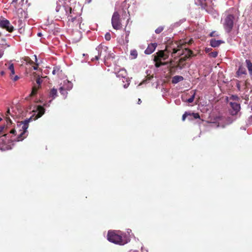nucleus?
<instances>
[{
  "label": "nucleus",
  "instance_id": "23",
  "mask_svg": "<svg viewBox=\"0 0 252 252\" xmlns=\"http://www.w3.org/2000/svg\"><path fill=\"white\" fill-rule=\"evenodd\" d=\"M163 29L164 28L163 27H159L155 30V32L157 34H159L163 31Z\"/></svg>",
  "mask_w": 252,
  "mask_h": 252
},
{
  "label": "nucleus",
  "instance_id": "2",
  "mask_svg": "<svg viewBox=\"0 0 252 252\" xmlns=\"http://www.w3.org/2000/svg\"><path fill=\"white\" fill-rule=\"evenodd\" d=\"M33 112L34 113L30 118L25 120L24 122H18L17 128L21 132L16 138L17 141H22L27 136L29 123L32 120H36L41 117L45 113V109L43 106H38L36 111Z\"/></svg>",
  "mask_w": 252,
  "mask_h": 252
},
{
  "label": "nucleus",
  "instance_id": "33",
  "mask_svg": "<svg viewBox=\"0 0 252 252\" xmlns=\"http://www.w3.org/2000/svg\"><path fill=\"white\" fill-rule=\"evenodd\" d=\"M126 81L127 82V83L124 85V86H123L124 88H127L129 86V85L130 84V83H129L130 81L129 80H127L126 79Z\"/></svg>",
  "mask_w": 252,
  "mask_h": 252
},
{
  "label": "nucleus",
  "instance_id": "9",
  "mask_svg": "<svg viewBox=\"0 0 252 252\" xmlns=\"http://www.w3.org/2000/svg\"><path fill=\"white\" fill-rule=\"evenodd\" d=\"M229 105L232 110L231 112L232 115H236L241 109L240 102H229Z\"/></svg>",
  "mask_w": 252,
  "mask_h": 252
},
{
  "label": "nucleus",
  "instance_id": "31",
  "mask_svg": "<svg viewBox=\"0 0 252 252\" xmlns=\"http://www.w3.org/2000/svg\"><path fill=\"white\" fill-rule=\"evenodd\" d=\"M6 122H7V125H11L12 124V121L10 119L9 117L8 116V117H6Z\"/></svg>",
  "mask_w": 252,
  "mask_h": 252
},
{
  "label": "nucleus",
  "instance_id": "24",
  "mask_svg": "<svg viewBox=\"0 0 252 252\" xmlns=\"http://www.w3.org/2000/svg\"><path fill=\"white\" fill-rule=\"evenodd\" d=\"M218 53L217 51H214L209 54V56L213 58H216L218 56Z\"/></svg>",
  "mask_w": 252,
  "mask_h": 252
},
{
  "label": "nucleus",
  "instance_id": "25",
  "mask_svg": "<svg viewBox=\"0 0 252 252\" xmlns=\"http://www.w3.org/2000/svg\"><path fill=\"white\" fill-rule=\"evenodd\" d=\"M59 90H60L61 94L64 95L67 94V92L63 87H61L59 89Z\"/></svg>",
  "mask_w": 252,
  "mask_h": 252
},
{
  "label": "nucleus",
  "instance_id": "42",
  "mask_svg": "<svg viewBox=\"0 0 252 252\" xmlns=\"http://www.w3.org/2000/svg\"><path fill=\"white\" fill-rule=\"evenodd\" d=\"M141 102H142L140 98H139L138 100V102H137L138 104H140L141 103Z\"/></svg>",
  "mask_w": 252,
  "mask_h": 252
},
{
  "label": "nucleus",
  "instance_id": "45",
  "mask_svg": "<svg viewBox=\"0 0 252 252\" xmlns=\"http://www.w3.org/2000/svg\"><path fill=\"white\" fill-rule=\"evenodd\" d=\"M18 0H12V3L15 2L16 3L17 2Z\"/></svg>",
  "mask_w": 252,
  "mask_h": 252
},
{
  "label": "nucleus",
  "instance_id": "6",
  "mask_svg": "<svg viewBox=\"0 0 252 252\" xmlns=\"http://www.w3.org/2000/svg\"><path fill=\"white\" fill-rule=\"evenodd\" d=\"M108 48L106 46L99 45L96 48V51H97V55H94V58L92 59V61H94V59L95 60H98L101 57H103L104 59L106 58H108L109 56V54L107 51Z\"/></svg>",
  "mask_w": 252,
  "mask_h": 252
},
{
  "label": "nucleus",
  "instance_id": "20",
  "mask_svg": "<svg viewBox=\"0 0 252 252\" xmlns=\"http://www.w3.org/2000/svg\"><path fill=\"white\" fill-rule=\"evenodd\" d=\"M130 55L132 57L133 59H136L137 57L138 54L136 50H132L130 51Z\"/></svg>",
  "mask_w": 252,
  "mask_h": 252
},
{
  "label": "nucleus",
  "instance_id": "4",
  "mask_svg": "<svg viewBox=\"0 0 252 252\" xmlns=\"http://www.w3.org/2000/svg\"><path fill=\"white\" fill-rule=\"evenodd\" d=\"M176 41H169L167 43L165 49L164 50H159L156 53V55H154V61L155 62V66L157 68L159 67L161 65H165L167 63H163L161 60H165L169 57V53L172 54V52L166 51L167 47L169 44Z\"/></svg>",
  "mask_w": 252,
  "mask_h": 252
},
{
  "label": "nucleus",
  "instance_id": "51",
  "mask_svg": "<svg viewBox=\"0 0 252 252\" xmlns=\"http://www.w3.org/2000/svg\"><path fill=\"white\" fill-rule=\"evenodd\" d=\"M74 18L72 19V21L73 22L74 21Z\"/></svg>",
  "mask_w": 252,
  "mask_h": 252
},
{
  "label": "nucleus",
  "instance_id": "22",
  "mask_svg": "<svg viewBox=\"0 0 252 252\" xmlns=\"http://www.w3.org/2000/svg\"><path fill=\"white\" fill-rule=\"evenodd\" d=\"M195 93H193V94L192 95V96L188 98V99H187V100H186V102H188V103H191L193 101L194 99V97H195Z\"/></svg>",
  "mask_w": 252,
  "mask_h": 252
},
{
  "label": "nucleus",
  "instance_id": "29",
  "mask_svg": "<svg viewBox=\"0 0 252 252\" xmlns=\"http://www.w3.org/2000/svg\"><path fill=\"white\" fill-rule=\"evenodd\" d=\"M189 115H191V114L189 113H188L187 112H186L182 116V120L183 121H184L186 118V117L189 116Z\"/></svg>",
  "mask_w": 252,
  "mask_h": 252
},
{
  "label": "nucleus",
  "instance_id": "44",
  "mask_svg": "<svg viewBox=\"0 0 252 252\" xmlns=\"http://www.w3.org/2000/svg\"><path fill=\"white\" fill-rule=\"evenodd\" d=\"M193 42V40L192 39L190 40L189 42V44H191Z\"/></svg>",
  "mask_w": 252,
  "mask_h": 252
},
{
  "label": "nucleus",
  "instance_id": "48",
  "mask_svg": "<svg viewBox=\"0 0 252 252\" xmlns=\"http://www.w3.org/2000/svg\"><path fill=\"white\" fill-rule=\"evenodd\" d=\"M0 73H1V75H3L4 74V72L3 71H1Z\"/></svg>",
  "mask_w": 252,
  "mask_h": 252
},
{
  "label": "nucleus",
  "instance_id": "13",
  "mask_svg": "<svg viewBox=\"0 0 252 252\" xmlns=\"http://www.w3.org/2000/svg\"><path fill=\"white\" fill-rule=\"evenodd\" d=\"M224 42L221 40H216L215 39H211L210 40V45L213 47H217L219 46Z\"/></svg>",
  "mask_w": 252,
  "mask_h": 252
},
{
  "label": "nucleus",
  "instance_id": "35",
  "mask_svg": "<svg viewBox=\"0 0 252 252\" xmlns=\"http://www.w3.org/2000/svg\"><path fill=\"white\" fill-rule=\"evenodd\" d=\"M129 32H130L129 31L126 32V42H128V36H129Z\"/></svg>",
  "mask_w": 252,
  "mask_h": 252
},
{
  "label": "nucleus",
  "instance_id": "28",
  "mask_svg": "<svg viewBox=\"0 0 252 252\" xmlns=\"http://www.w3.org/2000/svg\"><path fill=\"white\" fill-rule=\"evenodd\" d=\"M105 38L106 40L109 41L111 39V34L109 32H107L105 35Z\"/></svg>",
  "mask_w": 252,
  "mask_h": 252
},
{
  "label": "nucleus",
  "instance_id": "12",
  "mask_svg": "<svg viewBox=\"0 0 252 252\" xmlns=\"http://www.w3.org/2000/svg\"><path fill=\"white\" fill-rule=\"evenodd\" d=\"M226 100L227 102H240V98L238 97L237 95H231L229 97H227L226 98Z\"/></svg>",
  "mask_w": 252,
  "mask_h": 252
},
{
  "label": "nucleus",
  "instance_id": "36",
  "mask_svg": "<svg viewBox=\"0 0 252 252\" xmlns=\"http://www.w3.org/2000/svg\"><path fill=\"white\" fill-rule=\"evenodd\" d=\"M236 87L239 91L241 89V86L240 84V82L239 81H237V83L236 84Z\"/></svg>",
  "mask_w": 252,
  "mask_h": 252
},
{
  "label": "nucleus",
  "instance_id": "52",
  "mask_svg": "<svg viewBox=\"0 0 252 252\" xmlns=\"http://www.w3.org/2000/svg\"><path fill=\"white\" fill-rule=\"evenodd\" d=\"M208 51H209V49H208L207 50H206V51L208 52Z\"/></svg>",
  "mask_w": 252,
  "mask_h": 252
},
{
  "label": "nucleus",
  "instance_id": "53",
  "mask_svg": "<svg viewBox=\"0 0 252 252\" xmlns=\"http://www.w3.org/2000/svg\"><path fill=\"white\" fill-rule=\"evenodd\" d=\"M1 120V118H0V121Z\"/></svg>",
  "mask_w": 252,
  "mask_h": 252
},
{
  "label": "nucleus",
  "instance_id": "7",
  "mask_svg": "<svg viewBox=\"0 0 252 252\" xmlns=\"http://www.w3.org/2000/svg\"><path fill=\"white\" fill-rule=\"evenodd\" d=\"M111 23L113 28L116 30H120L122 28L120 15L118 12H114L111 19Z\"/></svg>",
  "mask_w": 252,
  "mask_h": 252
},
{
  "label": "nucleus",
  "instance_id": "17",
  "mask_svg": "<svg viewBox=\"0 0 252 252\" xmlns=\"http://www.w3.org/2000/svg\"><path fill=\"white\" fill-rule=\"evenodd\" d=\"M247 67L250 75H252V63L249 60H246Z\"/></svg>",
  "mask_w": 252,
  "mask_h": 252
},
{
  "label": "nucleus",
  "instance_id": "26",
  "mask_svg": "<svg viewBox=\"0 0 252 252\" xmlns=\"http://www.w3.org/2000/svg\"><path fill=\"white\" fill-rule=\"evenodd\" d=\"M25 61L27 63H28L31 65L34 64V62L33 61H32L29 57L26 58V59H25Z\"/></svg>",
  "mask_w": 252,
  "mask_h": 252
},
{
  "label": "nucleus",
  "instance_id": "38",
  "mask_svg": "<svg viewBox=\"0 0 252 252\" xmlns=\"http://www.w3.org/2000/svg\"><path fill=\"white\" fill-rule=\"evenodd\" d=\"M10 115V110L9 109H8L6 113V117H8Z\"/></svg>",
  "mask_w": 252,
  "mask_h": 252
},
{
  "label": "nucleus",
  "instance_id": "11",
  "mask_svg": "<svg viewBox=\"0 0 252 252\" xmlns=\"http://www.w3.org/2000/svg\"><path fill=\"white\" fill-rule=\"evenodd\" d=\"M246 74L247 71L245 67L242 65H241L239 66L238 70L236 71L235 77L237 78H240L243 75H245Z\"/></svg>",
  "mask_w": 252,
  "mask_h": 252
},
{
  "label": "nucleus",
  "instance_id": "15",
  "mask_svg": "<svg viewBox=\"0 0 252 252\" xmlns=\"http://www.w3.org/2000/svg\"><path fill=\"white\" fill-rule=\"evenodd\" d=\"M183 80H184V77L183 76H179V75H176V76H174L172 78V83L173 84H177L178 82H179L181 81H183Z\"/></svg>",
  "mask_w": 252,
  "mask_h": 252
},
{
  "label": "nucleus",
  "instance_id": "8",
  "mask_svg": "<svg viewBox=\"0 0 252 252\" xmlns=\"http://www.w3.org/2000/svg\"><path fill=\"white\" fill-rule=\"evenodd\" d=\"M0 27L9 32L13 31V27L10 24L9 21L4 18L0 20Z\"/></svg>",
  "mask_w": 252,
  "mask_h": 252
},
{
  "label": "nucleus",
  "instance_id": "10",
  "mask_svg": "<svg viewBox=\"0 0 252 252\" xmlns=\"http://www.w3.org/2000/svg\"><path fill=\"white\" fill-rule=\"evenodd\" d=\"M157 46L158 44L157 43H152L149 44L148 47L145 50L144 53L147 55L152 54L155 51Z\"/></svg>",
  "mask_w": 252,
  "mask_h": 252
},
{
  "label": "nucleus",
  "instance_id": "50",
  "mask_svg": "<svg viewBox=\"0 0 252 252\" xmlns=\"http://www.w3.org/2000/svg\"><path fill=\"white\" fill-rule=\"evenodd\" d=\"M56 11H59V9H58V7H57Z\"/></svg>",
  "mask_w": 252,
  "mask_h": 252
},
{
  "label": "nucleus",
  "instance_id": "32",
  "mask_svg": "<svg viewBox=\"0 0 252 252\" xmlns=\"http://www.w3.org/2000/svg\"><path fill=\"white\" fill-rule=\"evenodd\" d=\"M36 83L38 85V87H39L42 81L40 78H37L36 80Z\"/></svg>",
  "mask_w": 252,
  "mask_h": 252
},
{
  "label": "nucleus",
  "instance_id": "49",
  "mask_svg": "<svg viewBox=\"0 0 252 252\" xmlns=\"http://www.w3.org/2000/svg\"><path fill=\"white\" fill-rule=\"evenodd\" d=\"M41 33H38V36H41Z\"/></svg>",
  "mask_w": 252,
  "mask_h": 252
},
{
  "label": "nucleus",
  "instance_id": "5",
  "mask_svg": "<svg viewBox=\"0 0 252 252\" xmlns=\"http://www.w3.org/2000/svg\"><path fill=\"white\" fill-rule=\"evenodd\" d=\"M235 20V16L231 14H226L224 17L222 24L226 32L230 33L232 31Z\"/></svg>",
  "mask_w": 252,
  "mask_h": 252
},
{
  "label": "nucleus",
  "instance_id": "19",
  "mask_svg": "<svg viewBox=\"0 0 252 252\" xmlns=\"http://www.w3.org/2000/svg\"><path fill=\"white\" fill-rule=\"evenodd\" d=\"M62 72V70L60 69V67L56 66L54 67L53 70L52 71V73L54 75H59L60 73Z\"/></svg>",
  "mask_w": 252,
  "mask_h": 252
},
{
  "label": "nucleus",
  "instance_id": "16",
  "mask_svg": "<svg viewBox=\"0 0 252 252\" xmlns=\"http://www.w3.org/2000/svg\"><path fill=\"white\" fill-rule=\"evenodd\" d=\"M57 96V90L55 88L52 89L49 92V96L52 99L55 98Z\"/></svg>",
  "mask_w": 252,
  "mask_h": 252
},
{
  "label": "nucleus",
  "instance_id": "47",
  "mask_svg": "<svg viewBox=\"0 0 252 252\" xmlns=\"http://www.w3.org/2000/svg\"><path fill=\"white\" fill-rule=\"evenodd\" d=\"M34 57L35 58V61L36 62H37V58H36V55H34Z\"/></svg>",
  "mask_w": 252,
  "mask_h": 252
},
{
  "label": "nucleus",
  "instance_id": "30",
  "mask_svg": "<svg viewBox=\"0 0 252 252\" xmlns=\"http://www.w3.org/2000/svg\"><path fill=\"white\" fill-rule=\"evenodd\" d=\"M10 77L11 79H12L14 82L17 81L19 79V77L18 75H13Z\"/></svg>",
  "mask_w": 252,
  "mask_h": 252
},
{
  "label": "nucleus",
  "instance_id": "41",
  "mask_svg": "<svg viewBox=\"0 0 252 252\" xmlns=\"http://www.w3.org/2000/svg\"><path fill=\"white\" fill-rule=\"evenodd\" d=\"M121 71L123 72L124 73L122 74V75H126V70H122Z\"/></svg>",
  "mask_w": 252,
  "mask_h": 252
},
{
  "label": "nucleus",
  "instance_id": "46",
  "mask_svg": "<svg viewBox=\"0 0 252 252\" xmlns=\"http://www.w3.org/2000/svg\"><path fill=\"white\" fill-rule=\"evenodd\" d=\"M69 12H70V14L71 13V10H72V9L71 7H69Z\"/></svg>",
  "mask_w": 252,
  "mask_h": 252
},
{
  "label": "nucleus",
  "instance_id": "43",
  "mask_svg": "<svg viewBox=\"0 0 252 252\" xmlns=\"http://www.w3.org/2000/svg\"><path fill=\"white\" fill-rule=\"evenodd\" d=\"M4 126H0V132L2 131L4 129Z\"/></svg>",
  "mask_w": 252,
  "mask_h": 252
},
{
  "label": "nucleus",
  "instance_id": "27",
  "mask_svg": "<svg viewBox=\"0 0 252 252\" xmlns=\"http://www.w3.org/2000/svg\"><path fill=\"white\" fill-rule=\"evenodd\" d=\"M191 115L193 116V118L195 119L200 118L199 114L198 113H192V114H191Z\"/></svg>",
  "mask_w": 252,
  "mask_h": 252
},
{
  "label": "nucleus",
  "instance_id": "3",
  "mask_svg": "<svg viewBox=\"0 0 252 252\" xmlns=\"http://www.w3.org/2000/svg\"><path fill=\"white\" fill-rule=\"evenodd\" d=\"M126 236V234L121 231L109 230L107 234V239L112 243L123 245L127 243Z\"/></svg>",
  "mask_w": 252,
  "mask_h": 252
},
{
  "label": "nucleus",
  "instance_id": "1",
  "mask_svg": "<svg viewBox=\"0 0 252 252\" xmlns=\"http://www.w3.org/2000/svg\"><path fill=\"white\" fill-rule=\"evenodd\" d=\"M186 43L184 41H177L169 44L166 51L172 52V57L175 58L176 54L178 56H183L177 62L176 66L179 69H182L186 66V61L192 54L191 50L186 47Z\"/></svg>",
  "mask_w": 252,
  "mask_h": 252
},
{
  "label": "nucleus",
  "instance_id": "21",
  "mask_svg": "<svg viewBox=\"0 0 252 252\" xmlns=\"http://www.w3.org/2000/svg\"><path fill=\"white\" fill-rule=\"evenodd\" d=\"M38 88H39V87H36V86L33 87L32 93H31L30 95L31 96L34 95L36 94Z\"/></svg>",
  "mask_w": 252,
  "mask_h": 252
},
{
  "label": "nucleus",
  "instance_id": "37",
  "mask_svg": "<svg viewBox=\"0 0 252 252\" xmlns=\"http://www.w3.org/2000/svg\"><path fill=\"white\" fill-rule=\"evenodd\" d=\"M38 63H36L35 65L32 66L33 69L34 70H37V68H38Z\"/></svg>",
  "mask_w": 252,
  "mask_h": 252
},
{
  "label": "nucleus",
  "instance_id": "40",
  "mask_svg": "<svg viewBox=\"0 0 252 252\" xmlns=\"http://www.w3.org/2000/svg\"><path fill=\"white\" fill-rule=\"evenodd\" d=\"M3 55V51H0V58H1L2 57Z\"/></svg>",
  "mask_w": 252,
  "mask_h": 252
},
{
  "label": "nucleus",
  "instance_id": "39",
  "mask_svg": "<svg viewBox=\"0 0 252 252\" xmlns=\"http://www.w3.org/2000/svg\"><path fill=\"white\" fill-rule=\"evenodd\" d=\"M16 131L15 129H12L11 131H10V133H12V134H15V133H16Z\"/></svg>",
  "mask_w": 252,
  "mask_h": 252
},
{
  "label": "nucleus",
  "instance_id": "18",
  "mask_svg": "<svg viewBox=\"0 0 252 252\" xmlns=\"http://www.w3.org/2000/svg\"><path fill=\"white\" fill-rule=\"evenodd\" d=\"M174 63V62L173 60H171L170 62V72H175V69L179 68V67H177L176 66L177 64H175Z\"/></svg>",
  "mask_w": 252,
  "mask_h": 252
},
{
  "label": "nucleus",
  "instance_id": "14",
  "mask_svg": "<svg viewBox=\"0 0 252 252\" xmlns=\"http://www.w3.org/2000/svg\"><path fill=\"white\" fill-rule=\"evenodd\" d=\"M6 66H7V68L8 70L10 71L9 76L10 77L13 76L15 74V70L14 67V65L13 63H6L5 64Z\"/></svg>",
  "mask_w": 252,
  "mask_h": 252
},
{
  "label": "nucleus",
  "instance_id": "34",
  "mask_svg": "<svg viewBox=\"0 0 252 252\" xmlns=\"http://www.w3.org/2000/svg\"><path fill=\"white\" fill-rule=\"evenodd\" d=\"M209 36L210 37H213L215 36H218V35L216 34V32L215 31H213L210 33Z\"/></svg>",
  "mask_w": 252,
  "mask_h": 252
}]
</instances>
